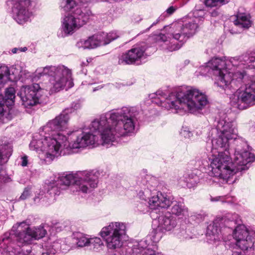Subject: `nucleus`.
<instances>
[{"label": "nucleus", "instance_id": "obj_1", "mask_svg": "<svg viewBox=\"0 0 255 255\" xmlns=\"http://www.w3.org/2000/svg\"><path fill=\"white\" fill-rule=\"evenodd\" d=\"M138 115L135 107H123L101 116L92 122L90 129L83 128L72 133L75 138L68 142L70 150L99 144L98 138L92 131L100 133L101 144L109 147L120 137L134 132Z\"/></svg>", "mask_w": 255, "mask_h": 255}, {"label": "nucleus", "instance_id": "obj_2", "mask_svg": "<svg viewBox=\"0 0 255 255\" xmlns=\"http://www.w3.org/2000/svg\"><path fill=\"white\" fill-rule=\"evenodd\" d=\"M40 76L48 75L50 78L48 83L42 84V87L38 84L31 86H22L17 95L25 108L36 105L40 103L43 90L48 91L50 94L57 93L65 88L73 87L71 71L64 65L58 66H48L36 71Z\"/></svg>", "mask_w": 255, "mask_h": 255}, {"label": "nucleus", "instance_id": "obj_3", "mask_svg": "<svg viewBox=\"0 0 255 255\" xmlns=\"http://www.w3.org/2000/svg\"><path fill=\"white\" fill-rule=\"evenodd\" d=\"M149 97L152 103L167 110L174 109L177 113L188 111L196 114L208 104L207 96L192 87H182L168 95L167 92L159 90Z\"/></svg>", "mask_w": 255, "mask_h": 255}, {"label": "nucleus", "instance_id": "obj_4", "mask_svg": "<svg viewBox=\"0 0 255 255\" xmlns=\"http://www.w3.org/2000/svg\"><path fill=\"white\" fill-rule=\"evenodd\" d=\"M66 129L54 121H50L33 135L29 144L30 149L40 151V158L48 162L55 157L69 153L67 138L60 133Z\"/></svg>", "mask_w": 255, "mask_h": 255}, {"label": "nucleus", "instance_id": "obj_5", "mask_svg": "<svg viewBox=\"0 0 255 255\" xmlns=\"http://www.w3.org/2000/svg\"><path fill=\"white\" fill-rule=\"evenodd\" d=\"M255 58L249 54L231 57L226 60L225 57H215L207 63V66L212 70L213 74L217 77L215 84L224 89L229 84L238 86L242 82L249 80V77L241 70L245 68L248 61H254Z\"/></svg>", "mask_w": 255, "mask_h": 255}, {"label": "nucleus", "instance_id": "obj_6", "mask_svg": "<svg viewBox=\"0 0 255 255\" xmlns=\"http://www.w3.org/2000/svg\"><path fill=\"white\" fill-rule=\"evenodd\" d=\"M211 154L209 156L211 172L228 184H232L236 180V170L234 167L229 147H215L212 146Z\"/></svg>", "mask_w": 255, "mask_h": 255}, {"label": "nucleus", "instance_id": "obj_7", "mask_svg": "<svg viewBox=\"0 0 255 255\" xmlns=\"http://www.w3.org/2000/svg\"><path fill=\"white\" fill-rule=\"evenodd\" d=\"M48 226L42 224L38 227L31 228L26 222L17 223L12 227L11 233H5L0 241V247L4 248L6 252H10V243L12 237H14L19 246L30 244L34 240H38L45 237Z\"/></svg>", "mask_w": 255, "mask_h": 255}, {"label": "nucleus", "instance_id": "obj_8", "mask_svg": "<svg viewBox=\"0 0 255 255\" xmlns=\"http://www.w3.org/2000/svg\"><path fill=\"white\" fill-rule=\"evenodd\" d=\"M55 178L64 189L66 186L72 184V189H76L84 193L91 192L97 187L98 183L97 176L86 171L79 172L76 176L73 174H63Z\"/></svg>", "mask_w": 255, "mask_h": 255}, {"label": "nucleus", "instance_id": "obj_9", "mask_svg": "<svg viewBox=\"0 0 255 255\" xmlns=\"http://www.w3.org/2000/svg\"><path fill=\"white\" fill-rule=\"evenodd\" d=\"M235 145L236 147L233 163L237 174L248 169L250 163L254 161L255 156L252 152V148L243 138L237 139Z\"/></svg>", "mask_w": 255, "mask_h": 255}, {"label": "nucleus", "instance_id": "obj_10", "mask_svg": "<svg viewBox=\"0 0 255 255\" xmlns=\"http://www.w3.org/2000/svg\"><path fill=\"white\" fill-rule=\"evenodd\" d=\"M148 206L150 209L156 210L159 208L167 209L171 205V214L177 216H185L188 215V209L183 203L173 201L171 197L158 192L149 199Z\"/></svg>", "mask_w": 255, "mask_h": 255}, {"label": "nucleus", "instance_id": "obj_11", "mask_svg": "<svg viewBox=\"0 0 255 255\" xmlns=\"http://www.w3.org/2000/svg\"><path fill=\"white\" fill-rule=\"evenodd\" d=\"M127 227L122 222H112L102 228L100 235L105 241L107 248L114 250L122 246V239L126 235Z\"/></svg>", "mask_w": 255, "mask_h": 255}, {"label": "nucleus", "instance_id": "obj_12", "mask_svg": "<svg viewBox=\"0 0 255 255\" xmlns=\"http://www.w3.org/2000/svg\"><path fill=\"white\" fill-rule=\"evenodd\" d=\"M218 137L212 140V145L213 147H229V142L230 139L235 140L237 137L238 130L236 125L232 122H227L226 120H220L218 121L216 127Z\"/></svg>", "mask_w": 255, "mask_h": 255}, {"label": "nucleus", "instance_id": "obj_13", "mask_svg": "<svg viewBox=\"0 0 255 255\" xmlns=\"http://www.w3.org/2000/svg\"><path fill=\"white\" fill-rule=\"evenodd\" d=\"M91 11L88 8L77 9L74 13L65 15L61 20V26L64 32L78 30L88 21Z\"/></svg>", "mask_w": 255, "mask_h": 255}, {"label": "nucleus", "instance_id": "obj_14", "mask_svg": "<svg viewBox=\"0 0 255 255\" xmlns=\"http://www.w3.org/2000/svg\"><path fill=\"white\" fill-rule=\"evenodd\" d=\"M231 105L244 110L255 105V88L252 83L240 88L231 97Z\"/></svg>", "mask_w": 255, "mask_h": 255}, {"label": "nucleus", "instance_id": "obj_15", "mask_svg": "<svg viewBox=\"0 0 255 255\" xmlns=\"http://www.w3.org/2000/svg\"><path fill=\"white\" fill-rule=\"evenodd\" d=\"M193 36V33H159L156 39L163 49L168 51L178 50L187 40Z\"/></svg>", "mask_w": 255, "mask_h": 255}, {"label": "nucleus", "instance_id": "obj_16", "mask_svg": "<svg viewBox=\"0 0 255 255\" xmlns=\"http://www.w3.org/2000/svg\"><path fill=\"white\" fill-rule=\"evenodd\" d=\"M30 0H13L12 16L19 24H23L30 20L32 12L29 9Z\"/></svg>", "mask_w": 255, "mask_h": 255}, {"label": "nucleus", "instance_id": "obj_17", "mask_svg": "<svg viewBox=\"0 0 255 255\" xmlns=\"http://www.w3.org/2000/svg\"><path fill=\"white\" fill-rule=\"evenodd\" d=\"M206 14V12L204 9H195L193 13L194 16L193 19L185 23L177 22L172 24L170 25L164 26L161 30L196 31L199 27L197 22L199 23L200 21H202Z\"/></svg>", "mask_w": 255, "mask_h": 255}, {"label": "nucleus", "instance_id": "obj_18", "mask_svg": "<svg viewBox=\"0 0 255 255\" xmlns=\"http://www.w3.org/2000/svg\"><path fill=\"white\" fill-rule=\"evenodd\" d=\"M234 238L236 240V245L243 251H255L254 245L255 241L249 235L246 227L240 224L236 227L233 232Z\"/></svg>", "mask_w": 255, "mask_h": 255}, {"label": "nucleus", "instance_id": "obj_19", "mask_svg": "<svg viewBox=\"0 0 255 255\" xmlns=\"http://www.w3.org/2000/svg\"><path fill=\"white\" fill-rule=\"evenodd\" d=\"M161 238L160 233L156 231H152L150 235L146 238L139 241L136 245H134L133 249V253L135 255H163L161 253H156L154 250L148 248L150 245L149 240L153 243H157Z\"/></svg>", "mask_w": 255, "mask_h": 255}, {"label": "nucleus", "instance_id": "obj_20", "mask_svg": "<svg viewBox=\"0 0 255 255\" xmlns=\"http://www.w3.org/2000/svg\"><path fill=\"white\" fill-rule=\"evenodd\" d=\"M145 49L137 47L131 48L119 57L118 63L120 65L135 64L139 65L141 60L145 59Z\"/></svg>", "mask_w": 255, "mask_h": 255}, {"label": "nucleus", "instance_id": "obj_21", "mask_svg": "<svg viewBox=\"0 0 255 255\" xmlns=\"http://www.w3.org/2000/svg\"><path fill=\"white\" fill-rule=\"evenodd\" d=\"M15 70L13 67H11L10 70L8 67L5 65L0 66V90L3 87V85L8 81H11L13 80L15 77H12L10 72L11 71L12 74L14 72L12 70ZM5 104V101L3 99L2 95L0 94V120L2 119L3 117L4 110V106Z\"/></svg>", "mask_w": 255, "mask_h": 255}, {"label": "nucleus", "instance_id": "obj_22", "mask_svg": "<svg viewBox=\"0 0 255 255\" xmlns=\"http://www.w3.org/2000/svg\"><path fill=\"white\" fill-rule=\"evenodd\" d=\"M81 107L79 102H74L71 104L70 107L65 109L58 116H56L52 121L60 125L62 127L68 128V123L70 120L69 114L80 109Z\"/></svg>", "mask_w": 255, "mask_h": 255}, {"label": "nucleus", "instance_id": "obj_23", "mask_svg": "<svg viewBox=\"0 0 255 255\" xmlns=\"http://www.w3.org/2000/svg\"><path fill=\"white\" fill-rule=\"evenodd\" d=\"M119 35L117 33H96L88 38L91 44L95 45L91 49L97 48L109 44L112 41L117 39Z\"/></svg>", "mask_w": 255, "mask_h": 255}, {"label": "nucleus", "instance_id": "obj_24", "mask_svg": "<svg viewBox=\"0 0 255 255\" xmlns=\"http://www.w3.org/2000/svg\"><path fill=\"white\" fill-rule=\"evenodd\" d=\"M158 222V228L162 232L172 231L177 225L176 218L169 212L159 216Z\"/></svg>", "mask_w": 255, "mask_h": 255}, {"label": "nucleus", "instance_id": "obj_25", "mask_svg": "<svg viewBox=\"0 0 255 255\" xmlns=\"http://www.w3.org/2000/svg\"><path fill=\"white\" fill-rule=\"evenodd\" d=\"M90 0H61L60 7L65 12L74 13L77 9L88 8L86 5Z\"/></svg>", "mask_w": 255, "mask_h": 255}, {"label": "nucleus", "instance_id": "obj_26", "mask_svg": "<svg viewBox=\"0 0 255 255\" xmlns=\"http://www.w3.org/2000/svg\"><path fill=\"white\" fill-rule=\"evenodd\" d=\"M138 184L141 188L138 194L142 199H144L149 194L152 190H154L157 183L154 178H149V180L143 179L141 181H138Z\"/></svg>", "mask_w": 255, "mask_h": 255}, {"label": "nucleus", "instance_id": "obj_27", "mask_svg": "<svg viewBox=\"0 0 255 255\" xmlns=\"http://www.w3.org/2000/svg\"><path fill=\"white\" fill-rule=\"evenodd\" d=\"M225 221V219L223 218H217L215 219L213 223L207 227V235L208 236H213V240L219 239L218 235L221 232L223 223Z\"/></svg>", "mask_w": 255, "mask_h": 255}, {"label": "nucleus", "instance_id": "obj_28", "mask_svg": "<svg viewBox=\"0 0 255 255\" xmlns=\"http://www.w3.org/2000/svg\"><path fill=\"white\" fill-rule=\"evenodd\" d=\"M45 190L47 191L48 196L52 197L60 195L64 189V187L61 186L54 177L53 179L45 183Z\"/></svg>", "mask_w": 255, "mask_h": 255}, {"label": "nucleus", "instance_id": "obj_29", "mask_svg": "<svg viewBox=\"0 0 255 255\" xmlns=\"http://www.w3.org/2000/svg\"><path fill=\"white\" fill-rule=\"evenodd\" d=\"M236 19L234 21V24L244 30L248 29L252 26V21L249 14L238 12L236 15Z\"/></svg>", "mask_w": 255, "mask_h": 255}, {"label": "nucleus", "instance_id": "obj_30", "mask_svg": "<svg viewBox=\"0 0 255 255\" xmlns=\"http://www.w3.org/2000/svg\"><path fill=\"white\" fill-rule=\"evenodd\" d=\"M45 189H39L36 191L35 193V197L33 199L35 203H41L43 205H47L49 204V197L47 193H45Z\"/></svg>", "mask_w": 255, "mask_h": 255}, {"label": "nucleus", "instance_id": "obj_31", "mask_svg": "<svg viewBox=\"0 0 255 255\" xmlns=\"http://www.w3.org/2000/svg\"><path fill=\"white\" fill-rule=\"evenodd\" d=\"M200 180L199 176L196 173L192 172L186 175L184 177V181L186 183L187 186L192 188L196 186Z\"/></svg>", "mask_w": 255, "mask_h": 255}, {"label": "nucleus", "instance_id": "obj_32", "mask_svg": "<svg viewBox=\"0 0 255 255\" xmlns=\"http://www.w3.org/2000/svg\"><path fill=\"white\" fill-rule=\"evenodd\" d=\"M103 246V242L100 238L95 237L90 239L89 248L90 250H100Z\"/></svg>", "mask_w": 255, "mask_h": 255}, {"label": "nucleus", "instance_id": "obj_33", "mask_svg": "<svg viewBox=\"0 0 255 255\" xmlns=\"http://www.w3.org/2000/svg\"><path fill=\"white\" fill-rule=\"evenodd\" d=\"M15 90L13 87H9L5 90V97H3V99L5 101V104L7 105L6 104L8 102V105H10L14 103V99L15 98Z\"/></svg>", "mask_w": 255, "mask_h": 255}, {"label": "nucleus", "instance_id": "obj_34", "mask_svg": "<svg viewBox=\"0 0 255 255\" xmlns=\"http://www.w3.org/2000/svg\"><path fill=\"white\" fill-rule=\"evenodd\" d=\"M90 238L87 235H80L77 237V245L79 247H89Z\"/></svg>", "mask_w": 255, "mask_h": 255}, {"label": "nucleus", "instance_id": "obj_35", "mask_svg": "<svg viewBox=\"0 0 255 255\" xmlns=\"http://www.w3.org/2000/svg\"><path fill=\"white\" fill-rule=\"evenodd\" d=\"M230 0H205V5L208 7L220 6L228 3Z\"/></svg>", "mask_w": 255, "mask_h": 255}, {"label": "nucleus", "instance_id": "obj_36", "mask_svg": "<svg viewBox=\"0 0 255 255\" xmlns=\"http://www.w3.org/2000/svg\"><path fill=\"white\" fill-rule=\"evenodd\" d=\"M95 45L91 44L90 40H88V38L86 40L80 39L76 44V46L79 49H91V47Z\"/></svg>", "mask_w": 255, "mask_h": 255}, {"label": "nucleus", "instance_id": "obj_37", "mask_svg": "<svg viewBox=\"0 0 255 255\" xmlns=\"http://www.w3.org/2000/svg\"><path fill=\"white\" fill-rule=\"evenodd\" d=\"M175 236L181 241L188 239L189 236L186 233V231L183 229L176 230L174 233Z\"/></svg>", "mask_w": 255, "mask_h": 255}, {"label": "nucleus", "instance_id": "obj_38", "mask_svg": "<svg viewBox=\"0 0 255 255\" xmlns=\"http://www.w3.org/2000/svg\"><path fill=\"white\" fill-rule=\"evenodd\" d=\"M31 194V188L27 187L24 188L23 192L19 197L20 200H25L27 199Z\"/></svg>", "mask_w": 255, "mask_h": 255}, {"label": "nucleus", "instance_id": "obj_39", "mask_svg": "<svg viewBox=\"0 0 255 255\" xmlns=\"http://www.w3.org/2000/svg\"><path fill=\"white\" fill-rule=\"evenodd\" d=\"M205 215L204 214L201 213H194L193 215L191 216V218L192 220H195L197 222H200L204 219Z\"/></svg>", "mask_w": 255, "mask_h": 255}, {"label": "nucleus", "instance_id": "obj_40", "mask_svg": "<svg viewBox=\"0 0 255 255\" xmlns=\"http://www.w3.org/2000/svg\"><path fill=\"white\" fill-rule=\"evenodd\" d=\"M228 219L231 220V223H234V224H236L237 222V220L239 218L238 215L236 214H233L232 215V217H229V215H228Z\"/></svg>", "mask_w": 255, "mask_h": 255}, {"label": "nucleus", "instance_id": "obj_41", "mask_svg": "<svg viewBox=\"0 0 255 255\" xmlns=\"http://www.w3.org/2000/svg\"><path fill=\"white\" fill-rule=\"evenodd\" d=\"M21 165L22 166H26L27 165L28 162V159H27V156L25 155L21 157Z\"/></svg>", "mask_w": 255, "mask_h": 255}, {"label": "nucleus", "instance_id": "obj_42", "mask_svg": "<svg viewBox=\"0 0 255 255\" xmlns=\"http://www.w3.org/2000/svg\"><path fill=\"white\" fill-rule=\"evenodd\" d=\"M175 10L176 8L173 6H171L166 9V12L168 15H171L175 11Z\"/></svg>", "mask_w": 255, "mask_h": 255}, {"label": "nucleus", "instance_id": "obj_43", "mask_svg": "<svg viewBox=\"0 0 255 255\" xmlns=\"http://www.w3.org/2000/svg\"><path fill=\"white\" fill-rule=\"evenodd\" d=\"M72 33H60L58 35L59 37H65L70 35Z\"/></svg>", "mask_w": 255, "mask_h": 255}, {"label": "nucleus", "instance_id": "obj_44", "mask_svg": "<svg viewBox=\"0 0 255 255\" xmlns=\"http://www.w3.org/2000/svg\"><path fill=\"white\" fill-rule=\"evenodd\" d=\"M211 16L212 17H216L218 15V12L217 10H213L210 12Z\"/></svg>", "mask_w": 255, "mask_h": 255}, {"label": "nucleus", "instance_id": "obj_45", "mask_svg": "<svg viewBox=\"0 0 255 255\" xmlns=\"http://www.w3.org/2000/svg\"><path fill=\"white\" fill-rule=\"evenodd\" d=\"M223 198V197H221V196H218V197H216L215 198L212 197L211 199V200L212 201H218L220 200L221 199H222Z\"/></svg>", "mask_w": 255, "mask_h": 255}, {"label": "nucleus", "instance_id": "obj_46", "mask_svg": "<svg viewBox=\"0 0 255 255\" xmlns=\"http://www.w3.org/2000/svg\"><path fill=\"white\" fill-rule=\"evenodd\" d=\"M19 48H14L13 49H12L11 50V52L13 53H17L18 51H19Z\"/></svg>", "mask_w": 255, "mask_h": 255}, {"label": "nucleus", "instance_id": "obj_47", "mask_svg": "<svg viewBox=\"0 0 255 255\" xmlns=\"http://www.w3.org/2000/svg\"><path fill=\"white\" fill-rule=\"evenodd\" d=\"M55 254V253H52L51 252H46L42 253V255H54Z\"/></svg>", "mask_w": 255, "mask_h": 255}, {"label": "nucleus", "instance_id": "obj_48", "mask_svg": "<svg viewBox=\"0 0 255 255\" xmlns=\"http://www.w3.org/2000/svg\"><path fill=\"white\" fill-rule=\"evenodd\" d=\"M103 87L102 86H99L98 87H96V88H95L93 89V92L96 91H97V90H99V89H102Z\"/></svg>", "mask_w": 255, "mask_h": 255}, {"label": "nucleus", "instance_id": "obj_49", "mask_svg": "<svg viewBox=\"0 0 255 255\" xmlns=\"http://www.w3.org/2000/svg\"><path fill=\"white\" fill-rule=\"evenodd\" d=\"M19 49H20L19 51H20V52H25L27 50V48L26 47H24L23 48H20Z\"/></svg>", "mask_w": 255, "mask_h": 255}, {"label": "nucleus", "instance_id": "obj_50", "mask_svg": "<svg viewBox=\"0 0 255 255\" xmlns=\"http://www.w3.org/2000/svg\"><path fill=\"white\" fill-rule=\"evenodd\" d=\"M233 255H242L241 252H234Z\"/></svg>", "mask_w": 255, "mask_h": 255}, {"label": "nucleus", "instance_id": "obj_51", "mask_svg": "<svg viewBox=\"0 0 255 255\" xmlns=\"http://www.w3.org/2000/svg\"><path fill=\"white\" fill-rule=\"evenodd\" d=\"M53 247H55L56 248H57V250H58V247L59 246V244L58 243H54V245L53 246Z\"/></svg>", "mask_w": 255, "mask_h": 255}, {"label": "nucleus", "instance_id": "obj_52", "mask_svg": "<svg viewBox=\"0 0 255 255\" xmlns=\"http://www.w3.org/2000/svg\"><path fill=\"white\" fill-rule=\"evenodd\" d=\"M91 61V59L90 58H89V59H87L86 62L88 64L89 63V62Z\"/></svg>", "mask_w": 255, "mask_h": 255}, {"label": "nucleus", "instance_id": "obj_53", "mask_svg": "<svg viewBox=\"0 0 255 255\" xmlns=\"http://www.w3.org/2000/svg\"><path fill=\"white\" fill-rule=\"evenodd\" d=\"M87 65V63H86V62H83L82 63V65Z\"/></svg>", "mask_w": 255, "mask_h": 255}, {"label": "nucleus", "instance_id": "obj_54", "mask_svg": "<svg viewBox=\"0 0 255 255\" xmlns=\"http://www.w3.org/2000/svg\"><path fill=\"white\" fill-rule=\"evenodd\" d=\"M18 255H21V253H19Z\"/></svg>", "mask_w": 255, "mask_h": 255}]
</instances>
